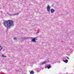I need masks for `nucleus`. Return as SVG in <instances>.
I'll return each instance as SVG.
<instances>
[{
  "label": "nucleus",
  "mask_w": 74,
  "mask_h": 74,
  "mask_svg": "<svg viewBox=\"0 0 74 74\" xmlns=\"http://www.w3.org/2000/svg\"><path fill=\"white\" fill-rule=\"evenodd\" d=\"M14 40H17L16 38H15V37L14 38Z\"/></svg>",
  "instance_id": "nucleus-14"
},
{
  "label": "nucleus",
  "mask_w": 74,
  "mask_h": 74,
  "mask_svg": "<svg viewBox=\"0 0 74 74\" xmlns=\"http://www.w3.org/2000/svg\"><path fill=\"white\" fill-rule=\"evenodd\" d=\"M2 49H3V47L1 46H0V51H1Z\"/></svg>",
  "instance_id": "nucleus-8"
},
{
  "label": "nucleus",
  "mask_w": 74,
  "mask_h": 74,
  "mask_svg": "<svg viewBox=\"0 0 74 74\" xmlns=\"http://www.w3.org/2000/svg\"><path fill=\"white\" fill-rule=\"evenodd\" d=\"M1 56L3 58H6V56H4L3 55H1Z\"/></svg>",
  "instance_id": "nucleus-12"
},
{
  "label": "nucleus",
  "mask_w": 74,
  "mask_h": 74,
  "mask_svg": "<svg viewBox=\"0 0 74 74\" xmlns=\"http://www.w3.org/2000/svg\"><path fill=\"white\" fill-rule=\"evenodd\" d=\"M11 15H12L13 16H14L16 15L15 13H13L11 14Z\"/></svg>",
  "instance_id": "nucleus-11"
},
{
  "label": "nucleus",
  "mask_w": 74,
  "mask_h": 74,
  "mask_svg": "<svg viewBox=\"0 0 74 74\" xmlns=\"http://www.w3.org/2000/svg\"><path fill=\"white\" fill-rule=\"evenodd\" d=\"M32 41L33 42H36V38H34L32 39Z\"/></svg>",
  "instance_id": "nucleus-5"
},
{
  "label": "nucleus",
  "mask_w": 74,
  "mask_h": 74,
  "mask_svg": "<svg viewBox=\"0 0 74 74\" xmlns=\"http://www.w3.org/2000/svg\"><path fill=\"white\" fill-rule=\"evenodd\" d=\"M30 38H31V39H33L34 38H33V37H31Z\"/></svg>",
  "instance_id": "nucleus-15"
},
{
  "label": "nucleus",
  "mask_w": 74,
  "mask_h": 74,
  "mask_svg": "<svg viewBox=\"0 0 74 74\" xmlns=\"http://www.w3.org/2000/svg\"><path fill=\"white\" fill-rule=\"evenodd\" d=\"M47 62H48V61H45L44 62H43L40 63V65H42V64H45V63H47Z\"/></svg>",
  "instance_id": "nucleus-4"
},
{
  "label": "nucleus",
  "mask_w": 74,
  "mask_h": 74,
  "mask_svg": "<svg viewBox=\"0 0 74 74\" xmlns=\"http://www.w3.org/2000/svg\"><path fill=\"white\" fill-rule=\"evenodd\" d=\"M3 25L8 30V29L11 28V26L14 25L13 24V21L12 20L4 21Z\"/></svg>",
  "instance_id": "nucleus-1"
},
{
  "label": "nucleus",
  "mask_w": 74,
  "mask_h": 74,
  "mask_svg": "<svg viewBox=\"0 0 74 74\" xmlns=\"http://www.w3.org/2000/svg\"><path fill=\"white\" fill-rule=\"evenodd\" d=\"M19 13H20V12H19L17 13H15L16 15H18L19 14Z\"/></svg>",
  "instance_id": "nucleus-10"
},
{
  "label": "nucleus",
  "mask_w": 74,
  "mask_h": 74,
  "mask_svg": "<svg viewBox=\"0 0 74 74\" xmlns=\"http://www.w3.org/2000/svg\"><path fill=\"white\" fill-rule=\"evenodd\" d=\"M50 11L51 12V13H53V12H55V10H54L53 9H51V10Z\"/></svg>",
  "instance_id": "nucleus-6"
},
{
  "label": "nucleus",
  "mask_w": 74,
  "mask_h": 74,
  "mask_svg": "<svg viewBox=\"0 0 74 74\" xmlns=\"http://www.w3.org/2000/svg\"><path fill=\"white\" fill-rule=\"evenodd\" d=\"M0 74H1V73L0 72Z\"/></svg>",
  "instance_id": "nucleus-16"
},
{
  "label": "nucleus",
  "mask_w": 74,
  "mask_h": 74,
  "mask_svg": "<svg viewBox=\"0 0 74 74\" xmlns=\"http://www.w3.org/2000/svg\"><path fill=\"white\" fill-rule=\"evenodd\" d=\"M46 8L48 12H50V9H51V8H50V6L49 5H48Z\"/></svg>",
  "instance_id": "nucleus-2"
},
{
  "label": "nucleus",
  "mask_w": 74,
  "mask_h": 74,
  "mask_svg": "<svg viewBox=\"0 0 74 74\" xmlns=\"http://www.w3.org/2000/svg\"><path fill=\"white\" fill-rule=\"evenodd\" d=\"M63 62H64L65 63H67L68 62V60H63Z\"/></svg>",
  "instance_id": "nucleus-7"
},
{
  "label": "nucleus",
  "mask_w": 74,
  "mask_h": 74,
  "mask_svg": "<svg viewBox=\"0 0 74 74\" xmlns=\"http://www.w3.org/2000/svg\"><path fill=\"white\" fill-rule=\"evenodd\" d=\"M66 57L67 58V59H69V57H68L67 56H66Z\"/></svg>",
  "instance_id": "nucleus-13"
},
{
  "label": "nucleus",
  "mask_w": 74,
  "mask_h": 74,
  "mask_svg": "<svg viewBox=\"0 0 74 74\" xmlns=\"http://www.w3.org/2000/svg\"><path fill=\"white\" fill-rule=\"evenodd\" d=\"M30 73L31 74H34V72L33 71H32L30 72Z\"/></svg>",
  "instance_id": "nucleus-9"
},
{
  "label": "nucleus",
  "mask_w": 74,
  "mask_h": 74,
  "mask_svg": "<svg viewBox=\"0 0 74 74\" xmlns=\"http://www.w3.org/2000/svg\"><path fill=\"white\" fill-rule=\"evenodd\" d=\"M47 68L48 69H49L51 68V66L50 64H48V65H46L45 67V69H47Z\"/></svg>",
  "instance_id": "nucleus-3"
},
{
  "label": "nucleus",
  "mask_w": 74,
  "mask_h": 74,
  "mask_svg": "<svg viewBox=\"0 0 74 74\" xmlns=\"http://www.w3.org/2000/svg\"><path fill=\"white\" fill-rule=\"evenodd\" d=\"M62 42H63V41H62Z\"/></svg>",
  "instance_id": "nucleus-17"
}]
</instances>
